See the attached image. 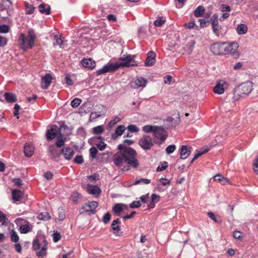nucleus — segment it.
Here are the masks:
<instances>
[{"instance_id":"obj_1","label":"nucleus","mask_w":258,"mask_h":258,"mask_svg":"<svg viewBox=\"0 0 258 258\" xmlns=\"http://www.w3.org/2000/svg\"><path fill=\"white\" fill-rule=\"evenodd\" d=\"M119 152L115 153L112 157L114 165L120 167L123 164L127 163L133 168H137L139 163L137 159V153L133 148L124 145H118Z\"/></svg>"},{"instance_id":"obj_2","label":"nucleus","mask_w":258,"mask_h":258,"mask_svg":"<svg viewBox=\"0 0 258 258\" xmlns=\"http://www.w3.org/2000/svg\"><path fill=\"white\" fill-rule=\"evenodd\" d=\"M36 39V36L32 29L28 31L27 36L23 33H21L18 39L20 48L25 51L28 49H32L34 45Z\"/></svg>"},{"instance_id":"obj_3","label":"nucleus","mask_w":258,"mask_h":258,"mask_svg":"<svg viewBox=\"0 0 258 258\" xmlns=\"http://www.w3.org/2000/svg\"><path fill=\"white\" fill-rule=\"evenodd\" d=\"M252 89V84L251 82L247 81L242 83L234 91L233 101H236L239 100L240 97L248 95L251 92Z\"/></svg>"},{"instance_id":"obj_4","label":"nucleus","mask_w":258,"mask_h":258,"mask_svg":"<svg viewBox=\"0 0 258 258\" xmlns=\"http://www.w3.org/2000/svg\"><path fill=\"white\" fill-rule=\"evenodd\" d=\"M43 245L41 247V243L39 239H36L33 240L32 244L33 249L36 251V254L38 257H43L47 254V242L46 240H43Z\"/></svg>"},{"instance_id":"obj_5","label":"nucleus","mask_w":258,"mask_h":258,"mask_svg":"<svg viewBox=\"0 0 258 258\" xmlns=\"http://www.w3.org/2000/svg\"><path fill=\"white\" fill-rule=\"evenodd\" d=\"M153 135L154 137L155 144L160 145L162 144L168 137L166 131L161 126L156 127Z\"/></svg>"},{"instance_id":"obj_6","label":"nucleus","mask_w":258,"mask_h":258,"mask_svg":"<svg viewBox=\"0 0 258 258\" xmlns=\"http://www.w3.org/2000/svg\"><path fill=\"white\" fill-rule=\"evenodd\" d=\"M135 55H128L125 57H121L119 58V61L121 62H116L118 69L123 67H130L137 66L138 64L135 60Z\"/></svg>"},{"instance_id":"obj_7","label":"nucleus","mask_w":258,"mask_h":258,"mask_svg":"<svg viewBox=\"0 0 258 258\" xmlns=\"http://www.w3.org/2000/svg\"><path fill=\"white\" fill-rule=\"evenodd\" d=\"M155 143L153 139L149 135H144L139 140L138 144L144 150H149L154 146Z\"/></svg>"},{"instance_id":"obj_8","label":"nucleus","mask_w":258,"mask_h":258,"mask_svg":"<svg viewBox=\"0 0 258 258\" xmlns=\"http://www.w3.org/2000/svg\"><path fill=\"white\" fill-rule=\"evenodd\" d=\"M118 69V66L117 63L115 62H108L104 65L101 69L96 71V74L97 75H101L106 73H113Z\"/></svg>"},{"instance_id":"obj_9","label":"nucleus","mask_w":258,"mask_h":258,"mask_svg":"<svg viewBox=\"0 0 258 258\" xmlns=\"http://www.w3.org/2000/svg\"><path fill=\"white\" fill-rule=\"evenodd\" d=\"M225 43V48L226 54L231 53L234 58H238L239 56V53L237 51L239 45L236 42H232L231 43Z\"/></svg>"},{"instance_id":"obj_10","label":"nucleus","mask_w":258,"mask_h":258,"mask_svg":"<svg viewBox=\"0 0 258 258\" xmlns=\"http://www.w3.org/2000/svg\"><path fill=\"white\" fill-rule=\"evenodd\" d=\"M211 23L214 33L217 36H222L224 32L222 27L219 25L217 14H214L213 15Z\"/></svg>"},{"instance_id":"obj_11","label":"nucleus","mask_w":258,"mask_h":258,"mask_svg":"<svg viewBox=\"0 0 258 258\" xmlns=\"http://www.w3.org/2000/svg\"><path fill=\"white\" fill-rule=\"evenodd\" d=\"M15 223L17 225H19V230L22 234H26L31 231L32 227L30 226L29 222L23 218H18L15 220Z\"/></svg>"},{"instance_id":"obj_12","label":"nucleus","mask_w":258,"mask_h":258,"mask_svg":"<svg viewBox=\"0 0 258 258\" xmlns=\"http://www.w3.org/2000/svg\"><path fill=\"white\" fill-rule=\"evenodd\" d=\"M225 48V43H215L212 44L210 47L211 51L215 55H225L226 54Z\"/></svg>"},{"instance_id":"obj_13","label":"nucleus","mask_w":258,"mask_h":258,"mask_svg":"<svg viewBox=\"0 0 258 258\" xmlns=\"http://www.w3.org/2000/svg\"><path fill=\"white\" fill-rule=\"evenodd\" d=\"M98 203L96 201H92L85 203L82 207V209L88 214H95L96 212V208L98 207Z\"/></svg>"},{"instance_id":"obj_14","label":"nucleus","mask_w":258,"mask_h":258,"mask_svg":"<svg viewBox=\"0 0 258 258\" xmlns=\"http://www.w3.org/2000/svg\"><path fill=\"white\" fill-rule=\"evenodd\" d=\"M148 81L147 79L143 77H136L131 83V86L133 89H138L139 88H144L147 84Z\"/></svg>"},{"instance_id":"obj_15","label":"nucleus","mask_w":258,"mask_h":258,"mask_svg":"<svg viewBox=\"0 0 258 258\" xmlns=\"http://www.w3.org/2000/svg\"><path fill=\"white\" fill-rule=\"evenodd\" d=\"M228 87V84L223 80L218 82L214 87L213 92L217 94H222Z\"/></svg>"},{"instance_id":"obj_16","label":"nucleus","mask_w":258,"mask_h":258,"mask_svg":"<svg viewBox=\"0 0 258 258\" xmlns=\"http://www.w3.org/2000/svg\"><path fill=\"white\" fill-rule=\"evenodd\" d=\"M191 147L189 146L182 145L179 149L180 158L181 159H185L190 154L191 152Z\"/></svg>"},{"instance_id":"obj_17","label":"nucleus","mask_w":258,"mask_h":258,"mask_svg":"<svg viewBox=\"0 0 258 258\" xmlns=\"http://www.w3.org/2000/svg\"><path fill=\"white\" fill-rule=\"evenodd\" d=\"M52 77L51 74H47L45 76L42 77L41 87L43 89H47L52 82Z\"/></svg>"},{"instance_id":"obj_18","label":"nucleus","mask_w":258,"mask_h":258,"mask_svg":"<svg viewBox=\"0 0 258 258\" xmlns=\"http://www.w3.org/2000/svg\"><path fill=\"white\" fill-rule=\"evenodd\" d=\"M59 133L60 132L59 130L56 128V125H54L47 131L46 137L47 140H52L57 136Z\"/></svg>"},{"instance_id":"obj_19","label":"nucleus","mask_w":258,"mask_h":258,"mask_svg":"<svg viewBox=\"0 0 258 258\" xmlns=\"http://www.w3.org/2000/svg\"><path fill=\"white\" fill-rule=\"evenodd\" d=\"M35 147L31 143H26L24 147V152L25 156L31 157L34 153Z\"/></svg>"},{"instance_id":"obj_20","label":"nucleus","mask_w":258,"mask_h":258,"mask_svg":"<svg viewBox=\"0 0 258 258\" xmlns=\"http://www.w3.org/2000/svg\"><path fill=\"white\" fill-rule=\"evenodd\" d=\"M81 63L83 67L89 70H93L96 67V62L91 58L83 59Z\"/></svg>"},{"instance_id":"obj_21","label":"nucleus","mask_w":258,"mask_h":258,"mask_svg":"<svg viewBox=\"0 0 258 258\" xmlns=\"http://www.w3.org/2000/svg\"><path fill=\"white\" fill-rule=\"evenodd\" d=\"M156 54L154 52L150 51L148 53L147 57L145 61V66H152L156 61Z\"/></svg>"},{"instance_id":"obj_22","label":"nucleus","mask_w":258,"mask_h":258,"mask_svg":"<svg viewBox=\"0 0 258 258\" xmlns=\"http://www.w3.org/2000/svg\"><path fill=\"white\" fill-rule=\"evenodd\" d=\"M61 153L63 154L64 158L68 160L72 159L74 154L73 149L70 147H64L61 150Z\"/></svg>"},{"instance_id":"obj_23","label":"nucleus","mask_w":258,"mask_h":258,"mask_svg":"<svg viewBox=\"0 0 258 258\" xmlns=\"http://www.w3.org/2000/svg\"><path fill=\"white\" fill-rule=\"evenodd\" d=\"M12 198L15 202H19L21 200L24 196L23 191L19 189H14L12 191Z\"/></svg>"},{"instance_id":"obj_24","label":"nucleus","mask_w":258,"mask_h":258,"mask_svg":"<svg viewBox=\"0 0 258 258\" xmlns=\"http://www.w3.org/2000/svg\"><path fill=\"white\" fill-rule=\"evenodd\" d=\"M161 197L158 195L153 194L151 195V201L149 203L148 207L149 209H153L155 207V205L159 202Z\"/></svg>"},{"instance_id":"obj_25","label":"nucleus","mask_w":258,"mask_h":258,"mask_svg":"<svg viewBox=\"0 0 258 258\" xmlns=\"http://www.w3.org/2000/svg\"><path fill=\"white\" fill-rule=\"evenodd\" d=\"M120 223L119 219L117 218L114 220L111 224V228L114 231L113 233L116 235H119L118 232L120 230V226L119 225Z\"/></svg>"},{"instance_id":"obj_26","label":"nucleus","mask_w":258,"mask_h":258,"mask_svg":"<svg viewBox=\"0 0 258 258\" xmlns=\"http://www.w3.org/2000/svg\"><path fill=\"white\" fill-rule=\"evenodd\" d=\"M127 206L123 204H116L112 208L113 211L117 215L119 216L120 213L124 209H127Z\"/></svg>"},{"instance_id":"obj_27","label":"nucleus","mask_w":258,"mask_h":258,"mask_svg":"<svg viewBox=\"0 0 258 258\" xmlns=\"http://www.w3.org/2000/svg\"><path fill=\"white\" fill-rule=\"evenodd\" d=\"M87 191L90 194L96 195L100 193L101 189L97 185L88 184L87 185Z\"/></svg>"},{"instance_id":"obj_28","label":"nucleus","mask_w":258,"mask_h":258,"mask_svg":"<svg viewBox=\"0 0 258 258\" xmlns=\"http://www.w3.org/2000/svg\"><path fill=\"white\" fill-rule=\"evenodd\" d=\"M4 97L8 103H13L17 101V96L12 92H6L4 94Z\"/></svg>"},{"instance_id":"obj_29","label":"nucleus","mask_w":258,"mask_h":258,"mask_svg":"<svg viewBox=\"0 0 258 258\" xmlns=\"http://www.w3.org/2000/svg\"><path fill=\"white\" fill-rule=\"evenodd\" d=\"M236 30L238 34L242 35L247 33L248 28L246 24H241L238 25Z\"/></svg>"},{"instance_id":"obj_30","label":"nucleus","mask_w":258,"mask_h":258,"mask_svg":"<svg viewBox=\"0 0 258 258\" xmlns=\"http://www.w3.org/2000/svg\"><path fill=\"white\" fill-rule=\"evenodd\" d=\"M45 4L43 3L40 5L38 7L39 11L41 14H45L47 15H49L51 13V9L50 6H48L47 9H45Z\"/></svg>"},{"instance_id":"obj_31","label":"nucleus","mask_w":258,"mask_h":258,"mask_svg":"<svg viewBox=\"0 0 258 258\" xmlns=\"http://www.w3.org/2000/svg\"><path fill=\"white\" fill-rule=\"evenodd\" d=\"M205 9L203 6H199L194 11V16L196 17H202L204 14Z\"/></svg>"},{"instance_id":"obj_32","label":"nucleus","mask_w":258,"mask_h":258,"mask_svg":"<svg viewBox=\"0 0 258 258\" xmlns=\"http://www.w3.org/2000/svg\"><path fill=\"white\" fill-rule=\"evenodd\" d=\"M214 179L216 181L221 182L222 184H225L229 181L228 179L225 178L220 174H217L214 177Z\"/></svg>"},{"instance_id":"obj_33","label":"nucleus","mask_w":258,"mask_h":258,"mask_svg":"<svg viewBox=\"0 0 258 258\" xmlns=\"http://www.w3.org/2000/svg\"><path fill=\"white\" fill-rule=\"evenodd\" d=\"M207 215L209 217L213 220L215 223H220L221 222L220 217L219 216H216L213 212H208Z\"/></svg>"},{"instance_id":"obj_34","label":"nucleus","mask_w":258,"mask_h":258,"mask_svg":"<svg viewBox=\"0 0 258 258\" xmlns=\"http://www.w3.org/2000/svg\"><path fill=\"white\" fill-rule=\"evenodd\" d=\"M156 127L157 126L156 125H146L143 127L142 130L145 133H149L152 132L154 133L155 130L156 129Z\"/></svg>"},{"instance_id":"obj_35","label":"nucleus","mask_w":258,"mask_h":258,"mask_svg":"<svg viewBox=\"0 0 258 258\" xmlns=\"http://www.w3.org/2000/svg\"><path fill=\"white\" fill-rule=\"evenodd\" d=\"M81 195L77 192H74L71 197V200L74 204H77L79 200L81 198Z\"/></svg>"},{"instance_id":"obj_36","label":"nucleus","mask_w":258,"mask_h":258,"mask_svg":"<svg viewBox=\"0 0 258 258\" xmlns=\"http://www.w3.org/2000/svg\"><path fill=\"white\" fill-rule=\"evenodd\" d=\"M49 152L52 158H55L59 157V153L54 148V146H50Z\"/></svg>"},{"instance_id":"obj_37","label":"nucleus","mask_w":258,"mask_h":258,"mask_svg":"<svg viewBox=\"0 0 258 258\" xmlns=\"http://www.w3.org/2000/svg\"><path fill=\"white\" fill-rule=\"evenodd\" d=\"M51 217L48 212L41 213L38 215V218L40 220H48Z\"/></svg>"},{"instance_id":"obj_38","label":"nucleus","mask_w":258,"mask_h":258,"mask_svg":"<svg viewBox=\"0 0 258 258\" xmlns=\"http://www.w3.org/2000/svg\"><path fill=\"white\" fill-rule=\"evenodd\" d=\"M151 183V180L148 179L147 178H141L139 179H137L135 181L134 184L137 185L139 184H148Z\"/></svg>"},{"instance_id":"obj_39","label":"nucleus","mask_w":258,"mask_h":258,"mask_svg":"<svg viewBox=\"0 0 258 258\" xmlns=\"http://www.w3.org/2000/svg\"><path fill=\"white\" fill-rule=\"evenodd\" d=\"M11 239L12 242H17L19 240V237L17 233L14 230H12L10 232Z\"/></svg>"},{"instance_id":"obj_40","label":"nucleus","mask_w":258,"mask_h":258,"mask_svg":"<svg viewBox=\"0 0 258 258\" xmlns=\"http://www.w3.org/2000/svg\"><path fill=\"white\" fill-rule=\"evenodd\" d=\"M165 22V19H164L162 17H159L157 20L154 21L153 24L156 27H160L164 24Z\"/></svg>"},{"instance_id":"obj_41","label":"nucleus","mask_w":258,"mask_h":258,"mask_svg":"<svg viewBox=\"0 0 258 258\" xmlns=\"http://www.w3.org/2000/svg\"><path fill=\"white\" fill-rule=\"evenodd\" d=\"M55 144L56 146L58 148H60L64 145V141L62 138V135L60 133L59 136L57 138Z\"/></svg>"},{"instance_id":"obj_42","label":"nucleus","mask_w":258,"mask_h":258,"mask_svg":"<svg viewBox=\"0 0 258 258\" xmlns=\"http://www.w3.org/2000/svg\"><path fill=\"white\" fill-rule=\"evenodd\" d=\"M125 126L123 125H120L117 126L115 132V134H116V136L122 135L125 130Z\"/></svg>"},{"instance_id":"obj_43","label":"nucleus","mask_w":258,"mask_h":258,"mask_svg":"<svg viewBox=\"0 0 258 258\" xmlns=\"http://www.w3.org/2000/svg\"><path fill=\"white\" fill-rule=\"evenodd\" d=\"M93 134L99 135L102 133L104 131V128L102 125L97 126L92 128Z\"/></svg>"},{"instance_id":"obj_44","label":"nucleus","mask_w":258,"mask_h":258,"mask_svg":"<svg viewBox=\"0 0 258 258\" xmlns=\"http://www.w3.org/2000/svg\"><path fill=\"white\" fill-rule=\"evenodd\" d=\"M203 149V150L202 151L199 152L198 153H197V154H196L195 155L194 157V160H196L198 158L200 157L202 155L207 153L210 150V149L208 147L204 148Z\"/></svg>"},{"instance_id":"obj_45","label":"nucleus","mask_w":258,"mask_h":258,"mask_svg":"<svg viewBox=\"0 0 258 258\" xmlns=\"http://www.w3.org/2000/svg\"><path fill=\"white\" fill-rule=\"evenodd\" d=\"M121 120V118L118 116H115L112 120L110 121L108 123V126L109 127H112L115 124H116L117 122H119Z\"/></svg>"},{"instance_id":"obj_46","label":"nucleus","mask_w":258,"mask_h":258,"mask_svg":"<svg viewBox=\"0 0 258 258\" xmlns=\"http://www.w3.org/2000/svg\"><path fill=\"white\" fill-rule=\"evenodd\" d=\"M81 102L82 100L81 99L76 98L72 101L71 104L73 108H76L80 105Z\"/></svg>"},{"instance_id":"obj_47","label":"nucleus","mask_w":258,"mask_h":258,"mask_svg":"<svg viewBox=\"0 0 258 258\" xmlns=\"http://www.w3.org/2000/svg\"><path fill=\"white\" fill-rule=\"evenodd\" d=\"M10 27L7 25H0V32L3 33H8L10 31Z\"/></svg>"},{"instance_id":"obj_48","label":"nucleus","mask_w":258,"mask_h":258,"mask_svg":"<svg viewBox=\"0 0 258 258\" xmlns=\"http://www.w3.org/2000/svg\"><path fill=\"white\" fill-rule=\"evenodd\" d=\"M97 153L98 150L95 147H93L90 149V156L92 158H96Z\"/></svg>"},{"instance_id":"obj_49","label":"nucleus","mask_w":258,"mask_h":258,"mask_svg":"<svg viewBox=\"0 0 258 258\" xmlns=\"http://www.w3.org/2000/svg\"><path fill=\"white\" fill-rule=\"evenodd\" d=\"M54 38L55 40V42L54 43V45H58L59 46H61L62 45L63 42V40H62V38H61L60 36L58 37L57 35H55Z\"/></svg>"},{"instance_id":"obj_50","label":"nucleus","mask_w":258,"mask_h":258,"mask_svg":"<svg viewBox=\"0 0 258 258\" xmlns=\"http://www.w3.org/2000/svg\"><path fill=\"white\" fill-rule=\"evenodd\" d=\"M111 219V214L109 213H106L103 217L102 221L105 224L109 223Z\"/></svg>"},{"instance_id":"obj_51","label":"nucleus","mask_w":258,"mask_h":258,"mask_svg":"<svg viewBox=\"0 0 258 258\" xmlns=\"http://www.w3.org/2000/svg\"><path fill=\"white\" fill-rule=\"evenodd\" d=\"M35 8L32 5H26V14H32L33 13L34 11Z\"/></svg>"},{"instance_id":"obj_52","label":"nucleus","mask_w":258,"mask_h":258,"mask_svg":"<svg viewBox=\"0 0 258 258\" xmlns=\"http://www.w3.org/2000/svg\"><path fill=\"white\" fill-rule=\"evenodd\" d=\"M175 149H176L175 145H171L168 146L166 148V152L167 154H170L172 153L175 151Z\"/></svg>"},{"instance_id":"obj_53","label":"nucleus","mask_w":258,"mask_h":258,"mask_svg":"<svg viewBox=\"0 0 258 258\" xmlns=\"http://www.w3.org/2000/svg\"><path fill=\"white\" fill-rule=\"evenodd\" d=\"M233 236L235 239L241 240L242 239V233L239 231H235L233 232Z\"/></svg>"},{"instance_id":"obj_54","label":"nucleus","mask_w":258,"mask_h":258,"mask_svg":"<svg viewBox=\"0 0 258 258\" xmlns=\"http://www.w3.org/2000/svg\"><path fill=\"white\" fill-rule=\"evenodd\" d=\"M127 129L132 133H137L139 131V128L136 125L133 124L129 125Z\"/></svg>"},{"instance_id":"obj_55","label":"nucleus","mask_w":258,"mask_h":258,"mask_svg":"<svg viewBox=\"0 0 258 258\" xmlns=\"http://www.w3.org/2000/svg\"><path fill=\"white\" fill-rule=\"evenodd\" d=\"M168 166L167 162H164L161 165H159L157 167L156 171L160 172L164 170Z\"/></svg>"},{"instance_id":"obj_56","label":"nucleus","mask_w":258,"mask_h":258,"mask_svg":"<svg viewBox=\"0 0 258 258\" xmlns=\"http://www.w3.org/2000/svg\"><path fill=\"white\" fill-rule=\"evenodd\" d=\"M74 162L77 164H82L84 162L83 156L81 155L76 156L74 159Z\"/></svg>"},{"instance_id":"obj_57","label":"nucleus","mask_w":258,"mask_h":258,"mask_svg":"<svg viewBox=\"0 0 258 258\" xmlns=\"http://www.w3.org/2000/svg\"><path fill=\"white\" fill-rule=\"evenodd\" d=\"M8 42V39L6 37L0 36V47L5 46Z\"/></svg>"},{"instance_id":"obj_58","label":"nucleus","mask_w":258,"mask_h":258,"mask_svg":"<svg viewBox=\"0 0 258 258\" xmlns=\"http://www.w3.org/2000/svg\"><path fill=\"white\" fill-rule=\"evenodd\" d=\"M65 218L66 215L64 210L62 209H61L60 210H59L58 212V219L61 221H63V220H64Z\"/></svg>"},{"instance_id":"obj_59","label":"nucleus","mask_w":258,"mask_h":258,"mask_svg":"<svg viewBox=\"0 0 258 258\" xmlns=\"http://www.w3.org/2000/svg\"><path fill=\"white\" fill-rule=\"evenodd\" d=\"M97 148L100 151H102L105 149L106 144L103 141L99 142L96 145Z\"/></svg>"},{"instance_id":"obj_60","label":"nucleus","mask_w":258,"mask_h":258,"mask_svg":"<svg viewBox=\"0 0 258 258\" xmlns=\"http://www.w3.org/2000/svg\"><path fill=\"white\" fill-rule=\"evenodd\" d=\"M61 235L59 232H55L53 234V239L54 242H56L61 239Z\"/></svg>"},{"instance_id":"obj_61","label":"nucleus","mask_w":258,"mask_h":258,"mask_svg":"<svg viewBox=\"0 0 258 258\" xmlns=\"http://www.w3.org/2000/svg\"><path fill=\"white\" fill-rule=\"evenodd\" d=\"M141 203L140 201H135L130 204V207L131 208H138L141 207Z\"/></svg>"},{"instance_id":"obj_62","label":"nucleus","mask_w":258,"mask_h":258,"mask_svg":"<svg viewBox=\"0 0 258 258\" xmlns=\"http://www.w3.org/2000/svg\"><path fill=\"white\" fill-rule=\"evenodd\" d=\"M253 170L258 174V156H257L253 162Z\"/></svg>"},{"instance_id":"obj_63","label":"nucleus","mask_w":258,"mask_h":258,"mask_svg":"<svg viewBox=\"0 0 258 258\" xmlns=\"http://www.w3.org/2000/svg\"><path fill=\"white\" fill-rule=\"evenodd\" d=\"M231 10L230 7L228 5L222 4L221 6V11L222 12H230Z\"/></svg>"},{"instance_id":"obj_64","label":"nucleus","mask_w":258,"mask_h":258,"mask_svg":"<svg viewBox=\"0 0 258 258\" xmlns=\"http://www.w3.org/2000/svg\"><path fill=\"white\" fill-rule=\"evenodd\" d=\"M159 181L161 182V184L164 186L169 185L170 183V180L164 178H161L160 179Z\"/></svg>"}]
</instances>
